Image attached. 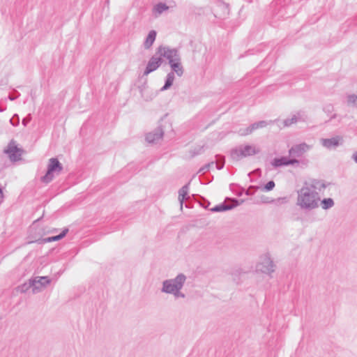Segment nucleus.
Instances as JSON below:
<instances>
[{
  "mask_svg": "<svg viewBox=\"0 0 357 357\" xmlns=\"http://www.w3.org/2000/svg\"><path fill=\"white\" fill-rule=\"evenodd\" d=\"M329 184L317 179L312 180L310 184L305 183L298 191L297 205L302 209L309 211L318 208L320 196L316 190L321 191Z\"/></svg>",
  "mask_w": 357,
  "mask_h": 357,
  "instance_id": "nucleus-1",
  "label": "nucleus"
},
{
  "mask_svg": "<svg viewBox=\"0 0 357 357\" xmlns=\"http://www.w3.org/2000/svg\"><path fill=\"white\" fill-rule=\"evenodd\" d=\"M186 280V276L183 273H179L174 279L165 280L162 282L161 291L174 295L175 298L185 297V295L181 292L184 283Z\"/></svg>",
  "mask_w": 357,
  "mask_h": 357,
  "instance_id": "nucleus-2",
  "label": "nucleus"
},
{
  "mask_svg": "<svg viewBox=\"0 0 357 357\" xmlns=\"http://www.w3.org/2000/svg\"><path fill=\"white\" fill-rule=\"evenodd\" d=\"M260 151V149L255 145H241L231 150L230 156L232 160L238 161L243 158L258 154Z\"/></svg>",
  "mask_w": 357,
  "mask_h": 357,
  "instance_id": "nucleus-3",
  "label": "nucleus"
},
{
  "mask_svg": "<svg viewBox=\"0 0 357 357\" xmlns=\"http://www.w3.org/2000/svg\"><path fill=\"white\" fill-rule=\"evenodd\" d=\"M169 66L172 68V71L167 75L165 84L161 88V91L167 90L172 86L175 79L174 73H176L178 77H181L184 73V69L181 64V56L176 61H174L172 63H169Z\"/></svg>",
  "mask_w": 357,
  "mask_h": 357,
  "instance_id": "nucleus-4",
  "label": "nucleus"
},
{
  "mask_svg": "<svg viewBox=\"0 0 357 357\" xmlns=\"http://www.w3.org/2000/svg\"><path fill=\"white\" fill-rule=\"evenodd\" d=\"M63 170V166L56 158H52L49 160L47 171L41 177V181L45 183L51 182L54 178V173H60Z\"/></svg>",
  "mask_w": 357,
  "mask_h": 357,
  "instance_id": "nucleus-5",
  "label": "nucleus"
},
{
  "mask_svg": "<svg viewBox=\"0 0 357 357\" xmlns=\"http://www.w3.org/2000/svg\"><path fill=\"white\" fill-rule=\"evenodd\" d=\"M155 54L158 55L160 58H165L168 60V63H172L174 61L178 59L181 55L179 51L176 48H171L169 46L160 45L157 50Z\"/></svg>",
  "mask_w": 357,
  "mask_h": 357,
  "instance_id": "nucleus-6",
  "label": "nucleus"
},
{
  "mask_svg": "<svg viewBox=\"0 0 357 357\" xmlns=\"http://www.w3.org/2000/svg\"><path fill=\"white\" fill-rule=\"evenodd\" d=\"M24 152L22 149L17 147L16 142L11 139L7 147L3 150V153L8 155L12 162H16L21 160V156Z\"/></svg>",
  "mask_w": 357,
  "mask_h": 357,
  "instance_id": "nucleus-7",
  "label": "nucleus"
},
{
  "mask_svg": "<svg viewBox=\"0 0 357 357\" xmlns=\"http://www.w3.org/2000/svg\"><path fill=\"white\" fill-rule=\"evenodd\" d=\"M274 267V263L268 255L261 257L260 262L257 266L258 271L269 275L275 271Z\"/></svg>",
  "mask_w": 357,
  "mask_h": 357,
  "instance_id": "nucleus-8",
  "label": "nucleus"
},
{
  "mask_svg": "<svg viewBox=\"0 0 357 357\" xmlns=\"http://www.w3.org/2000/svg\"><path fill=\"white\" fill-rule=\"evenodd\" d=\"M226 201L231 202V204H227L225 202H223L219 205L215 206L212 208H210L209 210L213 213L226 211L234 208V207L238 206L239 204L243 202V200L239 201L236 198H227Z\"/></svg>",
  "mask_w": 357,
  "mask_h": 357,
  "instance_id": "nucleus-9",
  "label": "nucleus"
},
{
  "mask_svg": "<svg viewBox=\"0 0 357 357\" xmlns=\"http://www.w3.org/2000/svg\"><path fill=\"white\" fill-rule=\"evenodd\" d=\"M165 133L162 125H159L154 130L146 135V140L150 144L157 143L162 139Z\"/></svg>",
  "mask_w": 357,
  "mask_h": 357,
  "instance_id": "nucleus-10",
  "label": "nucleus"
},
{
  "mask_svg": "<svg viewBox=\"0 0 357 357\" xmlns=\"http://www.w3.org/2000/svg\"><path fill=\"white\" fill-rule=\"evenodd\" d=\"M310 148V146L306 143L296 144L293 146L289 150V155L293 158H299L301 157L306 151H307Z\"/></svg>",
  "mask_w": 357,
  "mask_h": 357,
  "instance_id": "nucleus-11",
  "label": "nucleus"
},
{
  "mask_svg": "<svg viewBox=\"0 0 357 357\" xmlns=\"http://www.w3.org/2000/svg\"><path fill=\"white\" fill-rule=\"evenodd\" d=\"M163 59L160 58L159 56L157 57L155 56H153L149 61L146 69L144 72V75L146 76L149 73L157 70L160 65L162 63Z\"/></svg>",
  "mask_w": 357,
  "mask_h": 357,
  "instance_id": "nucleus-12",
  "label": "nucleus"
},
{
  "mask_svg": "<svg viewBox=\"0 0 357 357\" xmlns=\"http://www.w3.org/2000/svg\"><path fill=\"white\" fill-rule=\"evenodd\" d=\"M31 281H33L34 285H33L32 292L36 294L41 291L42 288L46 287L50 283V280L48 277H36L31 278Z\"/></svg>",
  "mask_w": 357,
  "mask_h": 357,
  "instance_id": "nucleus-13",
  "label": "nucleus"
},
{
  "mask_svg": "<svg viewBox=\"0 0 357 357\" xmlns=\"http://www.w3.org/2000/svg\"><path fill=\"white\" fill-rule=\"evenodd\" d=\"M298 163L299 161L296 158H287V157L275 158L271 162L272 165L274 166L275 167L287 166Z\"/></svg>",
  "mask_w": 357,
  "mask_h": 357,
  "instance_id": "nucleus-14",
  "label": "nucleus"
},
{
  "mask_svg": "<svg viewBox=\"0 0 357 357\" xmlns=\"http://www.w3.org/2000/svg\"><path fill=\"white\" fill-rule=\"evenodd\" d=\"M342 140V137L337 136L330 139H321V144L327 148L332 149L340 145V141Z\"/></svg>",
  "mask_w": 357,
  "mask_h": 357,
  "instance_id": "nucleus-15",
  "label": "nucleus"
},
{
  "mask_svg": "<svg viewBox=\"0 0 357 357\" xmlns=\"http://www.w3.org/2000/svg\"><path fill=\"white\" fill-rule=\"evenodd\" d=\"M68 232V229L66 228L64 229L59 235L50 236L45 238L39 239L38 241L40 243H50L52 241H56L62 239L63 237L66 236L67 233Z\"/></svg>",
  "mask_w": 357,
  "mask_h": 357,
  "instance_id": "nucleus-16",
  "label": "nucleus"
},
{
  "mask_svg": "<svg viewBox=\"0 0 357 357\" xmlns=\"http://www.w3.org/2000/svg\"><path fill=\"white\" fill-rule=\"evenodd\" d=\"M189 185L190 182L185 185H183L179 190H178V201L181 205V208H183V202L185 199H188L189 197L188 196V190H189Z\"/></svg>",
  "mask_w": 357,
  "mask_h": 357,
  "instance_id": "nucleus-17",
  "label": "nucleus"
},
{
  "mask_svg": "<svg viewBox=\"0 0 357 357\" xmlns=\"http://www.w3.org/2000/svg\"><path fill=\"white\" fill-rule=\"evenodd\" d=\"M156 35L157 33L155 30H151L149 31L144 43V46L146 50L149 49L153 45L155 40Z\"/></svg>",
  "mask_w": 357,
  "mask_h": 357,
  "instance_id": "nucleus-18",
  "label": "nucleus"
},
{
  "mask_svg": "<svg viewBox=\"0 0 357 357\" xmlns=\"http://www.w3.org/2000/svg\"><path fill=\"white\" fill-rule=\"evenodd\" d=\"M33 281H31V279L28 280L27 282H24V284L18 286L17 289L18 291L21 293H26L29 289H33V285H34Z\"/></svg>",
  "mask_w": 357,
  "mask_h": 357,
  "instance_id": "nucleus-19",
  "label": "nucleus"
},
{
  "mask_svg": "<svg viewBox=\"0 0 357 357\" xmlns=\"http://www.w3.org/2000/svg\"><path fill=\"white\" fill-rule=\"evenodd\" d=\"M335 203L332 198H325L321 201V208L328 210L334 206Z\"/></svg>",
  "mask_w": 357,
  "mask_h": 357,
  "instance_id": "nucleus-20",
  "label": "nucleus"
},
{
  "mask_svg": "<svg viewBox=\"0 0 357 357\" xmlns=\"http://www.w3.org/2000/svg\"><path fill=\"white\" fill-rule=\"evenodd\" d=\"M243 272L242 271L241 268H236L234 270L232 271V272L231 273V275L232 276V280L236 283V284H238L239 283V280H240V275H241V273H243Z\"/></svg>",
  "mask_w": 357,
  "mask_h": 357,
  "instance_id": "nucleus-21",
  "label": "nucleus"
},
{
  "mask_svg": "<svg viewBox=\"0 0 357 357\" xmlns=\"http://www.w3.org/2000/svg\"><path fill=\"white\" fill-rule=\"evenodd\" d=\"M268 125V123L266 121H259L258 122H255L252 124H251L250 130H252V132L255 130H257L259 128H264Z\"/></svg>",
  "mask_w": 357,
  "mask_h": 357,
  "instance_id": "nucleus-22",
  "label": "nucleus"
},
{
  "mask_svg": "<svg viewBox=\"0 0 357 357\" xmlns=\"http://www.w3.org/2000/svg\"><path fill=\"white\" fill-rule=\"evenodd\" d=\"M168 9L169 7L165 3H158L154 6V10L158 14H161L162 12Z\"/></svg>",
  "mask_w": 357,
  "mask_h": 357,
  "instance_id": "nucleus-23",
  "label": "nucleus"
},
{
  "mask_svg": "<svg viewBox=\"0 0 357 357\" xmlns=\"http://www.w3.org/2000/svg\"><path fill=\"white\" fill-rule=\"evenodd\" d=\"M216 168L219 170L222 169L225 166V157L217 155L216 156Z\"/></svg>",
  "mask_w": 357,
  "mask_h": 357,
  "instance_id": "nucleus-24",
  "label": "nucleus"
},
{
  "mask_svg": "<svg viewBox=\"0 0 357 357\" xmlns=\"http://www.w3.org/2000/svg\"><path fill=\"white\" fill-rule=\"evenodd\" d=\"M293 116H294V118H296V123L298 121H304L307 118V114L304 112H302V111L297 112Z\"/></svg>",
  "mask_w": 357,
  "mask_h": 357,
  "instance_id": "nucleus-25",
  "label": "nucleus"
},
{
  "mask_svg": "<svg viewBox=\"0 0 357 357\" xmlns=\"http://www.w3.org/2000/svg\"><path fill=\"white\" fill-rule=\"evenodd\" d=\"M214 163L215 162L212 161L211 162H208V164H206L199 169L197 173H204L206 172L209 171L210 168L213 166Z\"/></svg>",
  "mask_w": 357,
  "mask_h": 357,
  "instance_id": "nucleus-26",
  "label": "nucleus"
},
{
  "mask_svg": "<svg viewBox=\"0 0 357 357\" xmlns=\"http://www.w3.org/2000/svg\"><path fill=\"white\" fill-rule=\"evenodd\" d=\"M357 101V96L356 95H349L347 96V103L349 105H353L354 106H356V103Z\"/></svg>",
  "mask_w": 357,
  "mask_h": 357,
  "instance_id": "nucleus-27",
  "label": "nucleus"
},
{
  "mask_svg": "<svg viewBox=\"0 0 357 357\" xmlns=\"http://www.w3.org/2000/svg\"><path fill=\"white\" fill-rule=\"evenodd\" d=\"M275 185V182L273 181H270L264 185V190L265 191H271L274 188Z\"/></svg>",
  "mask_w": 357,
  "mask_h": 357,
  "instance_id": "nucleus-28",
  "label": "nucleus"
},
{
  "mask_svg": "<svg viewBox=\"0 0 357 357\" xmlns=\"http://www.w3.org/2000/svg\"><path fill=\"white\" fill-rule=\"evenodd\" d=\"M10 123L14 126H17L20 123V118L17 114H15L10 120Z\"/></svg>",
  "mask_w": 357,
  "mask_h": 357,
  "instance_id": "nucleus-29",
  "label": "nucleus"
},
{
  "mask_svg": "<svg viewBox=\"0 0 357 357\" xmlns=\"http://www.w3.org/2000/svg\"><path fill=\"white\" fill-rule=\"evenodd\" d=\"M200 199H201V201L199 202L200 205L204 208H208V206H210L211 203L210 202H208V200H206V199H204V197H200Z\"/></svg>",
  "mask_w": 357,
  "mask_h": 357,
  "instance_id": "nucleus-30",
  "label": "nucleus"
},
{
  "mask_svg": "<svg viewBox=\"0 0 357 357\" xmlns=\"http://www.w3.org/2000/svg\"><path fill=\"white\" fill-rule=\"evenodd\" d=\"M239 132H240L241 135L245 136V135L251 134L252 132V130H250V126H248V128H246L244 130L241 129L239 130Z\"/></svg>",
  "mask_w": 357,
  "mask_h": 357,
  "instance_id": "nucleus-31",
  "label": "nucleus"
},
{
  "mask_svg": "<svg viewBox=\"0 0 357 357\" xmlns=\"http://www.w3.org/2000/svg\"><path fill=\"white\" fill-rule=\"evenodd\" d=\"M324 112L330 114L333 111V106L331 104L325 105L323 108Z\"/></svg>",
  "mask_w": 357,
  "mask_h": 357,
  "instance_id": "nucleus-32",
  "label": "nucleus"
},
{
  "mask_svg": "<svg viewBox=\"0 0 357 357\" xmlns=\"http://www.w3.org/2000/svg\"><path fill=\"white\" fill-rule=\"evenodd\" d=\"M294 123H296V118H294V116L290 119H287L284 121L285 126H289Z\"/></svg>",
  "mask_w": 357,
  "mask_h": 357,
  "instance_id": "nucleus-33",
  "label": "nucleus"
},
{
  "mask_svg": "<svg viewBox=\"0 0 357 357\" xmlns=\"http://www.w3.org/2000/svg\"><path fill=\"white\" fill-rule=\"evenodd\" d=\"M31 114H29L25 118L22 119V123L24 126H26L27 124L31 121Z\"/></svg>",
  "mask_w": 357,
  "mask_h": 357,
  "instance_id": "nucleus-34",
  "label": "nucleus"
},
{
  "mask_svg": "<svg viewBox=\"0 0 357 357\" xmlns=\"http://www.w3.org/2000/svg\"><path fill=\"white\" fill-rule=\"evenodd\" d=\"M204 147H199L197 150L195 149L192 151V156H195L202 153Z\"/></svg>",
  "mask_w": 357,
  "mask_h": 357,
  "instance_id": "nucleus-35",
  "label": "nucleus"
},
{
  "mask_svg": "<svg viewBox=\"0 0 357 357\" xmlns=\"http://www.w3.org/2000/svg\"><path fill=\"white\" fill-rule=\"evenodd\" d=\"M3 198H4V196H3V190L0 188V204L3 202Z\"/></svg>",
  "mask_w": 357,
  "mask_h": 357,
  "instance_id": "nucleus-36",
  "label": "nucleus"
},
{
  "mask_svg": "<svg viewBox=\"0 0 357 357\" xmlns=\"http://www.w3.org/2000/svg\"><path fill=\"white\" fill-rule=\"evenodd\" d=\"M352 159L357 163V151L352 155Z\"/></svg>",
  "mask_w": 357,
  "mask_h": 357,
  "instance_id": "nucleus-37",
  "label": "nucleus"
},
{
  "mask_svg": "<svg viewBox=\"0 0 357 357\" xmlns=\"http://www.w3.org/2000/svg\"><path fill=\"white\" fill-rule=\"evenodd\" d=\"M17 96H13L10 95V96H8V98H9L10 100H15V99L17 98Z\"/></svg>",
  "mask_w": 357,
  "mask_h": 357,
  "instance_id": "nucleus-38",
  "label": "nucleus"
},
{
  "mask_svg": "<svg viewBox=\"0 0 357 357\" xmlns=\"http://www.w3.org/2000/svg\"><path fill=\"white\" fill-rule=\"evenodd\" d=\"M336 116H337L336 114H333V115L331 116L330 120L333 119H335V118H336Z\"/></svg>",
  "mask_w": 357,
  "mask_h": 357,
  "instance_id": "nucleus-39",
  "label": "nucleus"
},
{
  "mask_svg": "<svg viewBox=\"0 0 357 357\" xmlns=\"http://www.w3.org/2000/svg\"><path fill=\"white\" fill-rule=\"evenodd\" d=\"M246 195H250V191L247 190Z\"/></svg>",
  "mask_w": 357,
  "mask_h": 357,
  "instance_id": "nucleus-40",
  "label": "nucleus"
},
{
  "mask_svg": "<svg viewBox=\"0 0 357 357\" xmlns=\"http://www.w3.org/2000/svg\"><path fill=\"white\" fill-rule=\"evenodd\" d=\"M356 107H357V101H356Z\"/></svg>",
  "mask_w": 357,
  "mask_h": 357,
  "instance_id": "nucleus-41",
  "label": "nucleus"
}]
</instances>
